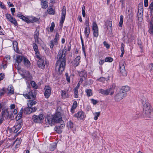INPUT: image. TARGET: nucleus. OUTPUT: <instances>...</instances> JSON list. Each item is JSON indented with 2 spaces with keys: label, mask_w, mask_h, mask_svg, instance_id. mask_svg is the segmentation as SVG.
<instances>
[{
  "label": "nucleus",
  "mask_w": 153,
  "mask_h": 153,
  "mask_svg": "<svg viewBox=\"0 0 153 153\" xmlns=\"http://www.w3.org/2000/svg\"><path fill=\"white\" fill-rule=\"evenodd\" d=\"M143 105V113L146 118H153V110L146 98L141 99Z\"/></svg>",
  "instance_id": "nucleus-2"
},
{
  "label": "nucleus",
  "mask_w": 153,
  "mask_h": 153,
  "mask_svg": "<svg viewBox=\"0 0 153 153\" xmlns=\"http://www.w3.org/2000/svg\"><path fill=\"white\" fill-rule=\"evenodd\" d=\"M29 19L30 21L29 23L30 22H34L37 21L38 20V19L35 17H31L30 19Z\"/></svg>",
  "instance_id": "nucleus-42"
},
{
  "label": "nucleus",
  "mask_w": 153,
  "mask_h": 153,
  "mask_svg": "<svg viewBox=\"0 0 153 153\" xmlns=\"http://www.w3.org/2000/svg\"><path fill=\"white\" fill-rule=\"evenodd\" d=\"M67 126L69 128H72L73 127L74 124L71 121H69L67 123Z\"/></svg>",
  "instance_id": "nucleus-46"
},
{
  "label": "nucleus",
  "mask_w": 153,
  "mask_h": 153,
  "mask_svg": "<svg viewBox=\"0 0 153 153\" xmlns=\"http://www.w3.org/2000/svg\"><path fill=\"white\" fill-rule=\"evenodd\" d=\"M21 142L19 139H17L16 140L13 142V144H16V147H17L16 146L18 145H19L20 144Z\"/></svg>",
  "instance_id": "nucleus-48"
},
{
  "label": "nucleus",
  "mask_w": 153,
  "mask_h": 153,
  "mask_svg": "<svg viewBox=\"0 0 153 153\" xmlns=\"http://www.w3.org/2000/svg\"><path fill=\"white\" fill-rule=\"evenodd\" d=\"M33 46L34 51L35 52L36 56V58H39V56L40 55L38 49V46L35 43H33Z\"/></svg>",
  "instance_id": "nucleus-15"
},
{
  "label": "nucleus",
  "mask_w": 153,
  "mask_h": 153,
  "mask_svg": "<svg viewBox=\"0 0 153 153\" xmlns=\"http://www.w3.org/2000/svg\"><path fill=\"white\" fill-rule=\"evenodd\" d=\"M13 44L14 51L16 52H19L18 46L17 42L16 41H13Z\"/></svg>",
  "instance_id": "nucleus-24"
},
{
  "label": "nucleus",
  "mask_w": 153,
  "mask_h": 153,
  "mask_svg": "<svg viewBox=\"0 0 153 153\" xmlns=\"http://www.w3.org/2000/svg\"><path fill=\"white\" fill-rule=\"evenodd\" d=\"M94 117V120H96L98 119V117L100 116V112H96L93 114Z\"/></svg>",
  "instance_id": "nucleus-40"
},
{
  "label": "nucleus",
  "mask_w": 153,
  "mask_h": 153,
  "mask_svg": "<svg viewBox=\"0 0 153 153\" xmlns=\"http://www.w3.org/2000/svg\"><path fill=\"white\" fill-rule=\"evenodd\" d=\"M47 11L49 14L54 15L55 13L54 10L52 8H48Z\"/></svg>",
  "instance_id": "nucleus-34"
},
{
  "label": "nucleus",
  "mask_w": 153,
  "mask_h": 153,
  "mask_svg": "<svg viewBox=\"0 0 153 153\" xmlns=\"http://www.w3.org/2000/svg\"><path fill=\"white\" fill-rule=\"evenodd\" d=\"M92 30L93 31L98 30L97 25L96 23L95 22H94L93 24Z\"/></svg>",
  "instance_id": "nucleus-39"
},
{
  "label": "nucleus",
  "mask_w": 153,
  "mask_h": 153,
  "mask_svg": "<svg viewBox=\"0 0 153 153\" xmlns=\"http://www.w3.org/2000/svg\"><path fill=\"white\" fill-rule=\"evenodd\" d=\"M74 116L77 118L78 120H84L86 117V115L84 112L80 111L75 114L74 115Z\"/></svg>",
  "instance_id": "nucleus-9"
},
{
  "label": "nucleus",
  "mask_w": 153,
  "mask_h": 153,
  "mask_svg": "<svg viewBox=\"0 0 153 153\" xmlns=\"http://www.w3.org/2000/svg\"><path fill=\"white\" fill-rule=\"evenodd\" d=\"M115 85L113 84L112 87L109 89L105 90L103 95H112L114 93V90L115 88Z\"/></svg>",
  "instance_id": "nucleus-11"
},
{
  "label": "nucleus",
  "mask_w": 153,
  "mask_h": 153,
  "mask_svg": "<svg viewBox=\"0 0 153 153\" xmlns=\"http://www.w3.org/2000/svg\"><path fill=\"white\" fill-rule=\"evenodd\" d=\"M153 2H152L150 4L149 6V8L150 9L151 11L152 12V11H153Z\"/></svg>",
  "instance_id": "nucleus-60"
},
{
  "label": "nucleus",
  "mask_w": 153,
  "mask_h": 153,
  "mask_svg": "<svg viewBox=\"0 0 153 153\" xmlns=\"http://www.w3.org/2000/svg\"><path fill=\"white\" fill-rule=\"evenodd\" d=\"M18 71L19 73L22 76H23V75H24V74H25L26 70L23 69L19 68L18 69Z\"/></svg>",
  "instance_id": "nucleus-36"
},
{
  "label": "nucleus",
  "mask_w": 153,
  "mask_h": 153,
  "mask_svg": "<svg viewBox=\"0 0 153 153\" xmlns=\"http://www.w3.org/2000/svg\"><path fill=\"white\" fill-rule=\"evenodd\" d=\"M80 77H83L85 79L87 77V73L85 70H83L79 73Z\"/></svg>",
  "instance_id": "nucleus-23"
},
{
  "label": "nucleus",
  "mask_w": 153,
  "mask_h": 153,
  "mask_svg": "<svg viewBox=\"0 0 153 153\" xmlns=\"http://www.w3.org/2000/svg\"><path fill=\"white\" fill-rule=\"evenodd\" d=\"M57 44H54V40H52L50 42L49 45L51 48H53L54 45H56Z\"/></svg>",
  "instance_id": "nucleus-43"
},
{
  "label": "nucleus",
  "mask_w": 153,
  "mask_h": 153,
  "mask_svg": "<svg viewBox=\"0 0 153 153\" xmlns=\"http://www.w3.org/2000/svg\"><path fill=\"white\" fill-rule=\"evenodd\" d=\"M77 106V103L76 101H74L72 107L71 108V111L72 113H74V109L76 108Z\"/></svg>",
  "instance_id": "nucleus-27"
},
{
  "label": "nucleus",
  "mask_w": 153,
  "mask_h": 153,
  "mask_svg": "<svg viewBox=\"0 0 153 153\" xmlns=\"http://www.w3.org/2000/svg\"><path fill=\"white\" fill-rule=\"evenodd\" d=\"M5 16L7 19L10 22L14 24L15 25H17V23L16 20L10 14L7 13L6 14Z\"/></svg>",
  "instance_id": "nucleus-13"
},
{
  "label": "nucleus",
  "mask_w": 153,
  "mask_h": 153,
  "mask_svg": "<svg viewBox=\"0 0 153 153\" xmlns=\"http://www.w3.org/2000/svg\"><path fill=\"white\" fill-rule=\"evenodd\" d=\"M137 16L139 21L140 22L141 21L143 18V15L141 13H138Z\"/></svg>",
  "instance_id": "nucleus-47"
},
{
  "label": "nucleus",
  "mask_w": 153,
  "mask_h": 153,
  "mask_svg": "<svg viewBox=\"0 0 153 153\" xmlns=\"http://www.w3.org/2000/svg\"><path fill=\"white\" fill-rule=\"evenodd\" d=\"M126 96V94L121 91L120 90L115 96V100L116 101L119 102L122 100L123 98Z\"/></svg>",
  "instance_id": "nucleus-8"
},
{
  "label": "nucleus",
  "mask_w": 153,
  "mask_h": 153,
  "mask_svg": "<svg viewBox=\"0 0 153 153\" xmlns=\"http://www.w3.org/2000/svg\"><path fill=\"white\" fill-rule=\"evenodd\" d=\"M44 118L42 114H39L38 115H34L32 117V119L35 123H38L40 122Z\"/></svg>",
  "instance_id": "nucleus-6"
},
{
  "label": "nucleus",
  "mask_w": 153,
  "mask_h": 153,
  "mask_svg": "<svg viewBox=\"0 0 153 153\" xmlns=\"http://www.w3.org/2000/svg\"><path fill=\"white\" fill-rule=\"evenodd\" d=\"M24 57H22V56L18 55L16 56V61L18 63V64L21 62L22 60L23 59V58Z\"/></svg>",
  "instance_id": "nucleus-26"
},
{
  "label": "nucleus",
  "mask_w": 153,
  "mask_h": 153,
  "mask_svg": "<svg viewBox=\"0 0 153 153\" xmlns=\"http://www.w3.org/2000/svg\"><path fill=\"white\" fill-rule=\"evenodd\" d=\"M113 60V59L110 57H107L105 59V62H111Z\"/></svg>",
  "instance_id": "nucleus-49"
},
{
  "label": "nucleus",
  "mask_w": 153,
  "mask_h": 153,
  "mask_svg": "<svg viewBox=\"0 0 153 153\" xmlns=\"http://www.w3.org/2000/svg\"><path fill=\"white\" fill-rule=\"evenodd\" d=\"M39 58H36L38 59L37 65L40 68L44 69L45 67V62L44 58L39 56Z\"/></svg>",
  "instance_id": "nucleus-7"
},
{
  "label": "nucleus",
  "mask_w": 153,
  "mask_h": 153,
  "mask_svg": "<svg viewBox=\"0 0 153 153\" xmlns=\"http://www.w3.org/2000/svg\"><path fill=\"white\" fill-rule=\"evenodd\" d=\"M2 115L7 117V119H12L14 117L13 114L10 111H7V109H3L2 112Z\"/></svg>",
  "instance_id": "nucleus-5"
},
{
  "label": "nucleus",
  "mask_w": 153,
  "mask_h": 153,
  "mask_svg": "<svg viewBox=\"0 0 153 153\" xmlns=\"http://www.w3.org/2000/svg\"><path fill=\"white\" fill-rule=\"evenodd\" d=\"M85 92H86L87 95L88 97H90L92 95V90L91 89L86 90Z\"/></svg>",
  "instance_id": "nucleus-38"
},
{
  "label": "nucleus",
  "mask_w": 153,
  "mask_h": 153,
  "mask_svg": "<svg viewBox=\"0 0 153 153\" xmlns=\"http://www.w3.org/2000/svg\"><path fill=\"white\" fill-rule=\"evenodd\" d=\"M105 79H106L105 78L102 77L97 79V80L100 82H103L105 81Z\"/></svg>",
  "instance_id": "nucleus-56"
},
{
  "label": "nucleus",
  "mask_w": 153,
  "mask_h": 153,
  "mask_svg": "<svg viewBox=\"0 0 153 153\" xmlns=\"http://www.w3.org/2000/svg\"><path fill=\"white\" fill-rule=\"evenodd\" d=\"M124 45L123 43L121 44V51L122 53H124Z\"/></svg>",
  "instance_id": "nucleus-57"
},
{
  "label": "nucleus",
  "mask_w": 153,
  "mask_h": 153,
  "mask_svg": "<svg viewBox=\"0 0 153 153\" xmlns=\"http://www.w3.org/2000/svg\"><path fill=\"white\" fill-rule=\"evenodd\" d=\"M23 109L22 108L20 110L19 112L16 117V120H19L21 117L22 115Z\"/></svg>",
  "instance_id": "nucleus-31"
},
{
  "label": "nucleus",
  "mask_w": 153,
  "mask_h": 153,
  "mask_svg": "<svg viewBox=\"0 0 153 153\" xmlns=\"http://www.w3.org/2000/svg\"><path fill=\"white\" fill-rule=\"evenodd\" d=\"M93 34L94 36L96 37H97L98 36V30H93Z\"/></svg>",
  "instance_id": "nucleus-54"
},
{
  "label": "nucleus",
  "mask_w": 153,
  "mask_h": 153,
  "mask_svg": "<svg viewBox=\"0 0 153 153\" xmlns=\"http://www.w3.org/2000/svg\"><path fill=\"white\" fill-rule=\"evenodd\" d=\"M21 127L22 125L20 123H19L17 125L14 126V127L15 128V129L14 130V132L15 133H16L19 130Z\"/></svg>",
  "instance_id": "nucleus-28"
},
{
  "label": "nucleus",
  "mask_w": 153,
  "mask_h": 153,
  "mask_svg": "<svg viewBox=\"0 0 153 153\" xmlns=\"http://www.w3.org/2000/svg\"><path fill=\"white\" fill-rule=\"evenodd\" d=\"M55 27V24L54 22H52L51 23V26L50 27V31L51 32H52Z\"/></svg>",
  "instance_id": "nucleus-51"
},
{
  "label": "nucleus",
  "mask_w": 153,
  "mask_h": 153,
  "mask_svg": "<svg viewBox=\"0 0 153 153\" xmlns=\"http://www.w3.org/2000/svg\"><path fill=\"white\" fill-rule=\"evenodd\" d=\"M24 75H23V77L26 78H30V73L29 71H25Z\"/></svg>",
  "instance_id": "nucleus-44"
},
{
  "label": "nucleus",
  "mask_w": 153,
  "mask_h": 153,
  "mask_svg": "<svg viewBox=\"0 0 153 153\" xmlns=\"http://www.w3.org/2000/svg\"><path fill=\"white\" fill-rule=\"evenodd\" d=\"M24 113L26 114H30L32 113L31 107H27L24 110Z\"/></svg>",
  "instance_id": "nucleus-30"
},
{
  "label": "nucleus",
  "mask_w": 153,
  "mask_h": 153,
  "mask_svg": "<svg viewBox=\"0 0 153 153\" xmlns=\"http://www.w3.org/2000/svg\"><path fill=\"white\" fill-rule=\"evenodd\" d=\"M23 63L24 65L27 67H28L30 65V61L28 59L25 57L23 58Z\"/></svg>",
  "instance_id": "nucleus-21"
},
{
  "label": "nucleus",
  "mask_w": 153,
  "mask_h": 153,
  "mask_svg": "<svg viewBox=\"0 0 153 153\" xmlns=\"http://www.w3.org/2000/svg\"><path fill=\"white\" fill-rule=\"evenodd\" d=\"M125 61L122 60L120 61L119 63V68H122V67L125 68Z\"/></svg>",
  "instance_id": "nucleus-37"
},
{
  "label": "nucleus",
  "mask_w": 153,
  "mask_h": 153,
  "mask_svg": "<svg viewBox=\"0 0 153 153\" xmlns=\"http://www.w3.org/2000/svg\"><path fill=\"white\" fill-rule=\"evenodd\" d=\"M37 102L35 101L29 100L27 101V104L29 107H31L33 105H35Z\"/></svg>",
  "instance_id": "nucleus-22"
},
{
  "label": "nucleus",
  "mask_w": 153,
  "mask_h": 153,
  "mask_svg": "<svg viewBox=\"0 0 153 153\" xmlns=\"http://www.w3.org/2000/svg\"><path fill=\"white\" fill-rule=\"evenodd\" d=\"M8 95L13 94L14 93V90L13 87L12 86H9L7 88Z\"/></svg>",
  "instance_id": "nucleus-20"
},
{
  "label": "nucleus",
  "mask_w": 153,
  "mask_h": 153,
  "mask_svg": "<svg viewBox=\"0 0 153 153\" xmlns=\"http://www.w3.org/2000/svg\"><path fill=\"white\" fill-rule=\"evenodd\" d=\"M41 5L42 8L46 9L48 7V0H41Z\"/></svg>",
  "instance_id": "nucleus-17"
},
{
  "label": "nucleus",
  "mask_w": 153,
  "mask_h": 153,
  "mask_svg": "<svg viewBox=\"0 0 153 153\" xmlns=\"http://www.w3.org/2000/svg\"><path fill=\"white\" fill-rule=\"evenodd\" d=\"M74 96L76 98H77L78 97V90L74 89Z\"/></svg>",
  "instance_id": "nucleus-53"
},
{
  "label": "nucleus",
  "mask_w": 153,
  "mask_h": 153,
  "mask_svg": "<svg viewBox=\"0 0 153 153\" xmlns=\"http://www.w3.org/2000/svg\"><path fill=\"white\" fill-rule=\"evenodd\" d=\"M17 16L20 19H22L23 21L26 22L27 23H29V22L30 21L29 19L28 18L20 14H18L17 15Z\"/></svg>",
  "instance_id": "nucleus-19"
},
{
  "label": "nucleus",
  "mask_w": 153,
  "mask_h": 153,
  "mask_svg": "<svg viewBox=\"0 0 153 153\" xmlns=\"http://www.w3.org/2000/svg\"><path fill=\"white\" fill-rule=\"evenodd\" d=\"M16 105L14 104H11L10 106V112H11V111H13V110L15 108Z\"/></svg>",
  "instance_id": "nucleus-52"
},
{
  "label": "nucleus",
  "mask_w": 153,
  "mask_h": 153,
  "mask_svg": "<svg viewBox=\"0 0 153 153\" xmlns=\"http://www.w3.org/2000/svg\"><path fill=\"white\" fill-rule=\"evenodd\" d=\"M120 73L123 76H125L127 75L126 72L125 70V68L122 67L120 68Z\"/></svg>",
  "instance_id": "nucleus-29"
},
{
  "label": "nucleus",
  "mask_w": 153,
  "mask_h": 153,
  "mask_svg": "<svg viewBox=\"0 0 153 153\" xmlns=\"http://www.w3.org/2000/svg\"><path fill=\"white\" fill-rule=\"evenodd\" d=\"M59 34L56 33L55 36V38L53 39L54 41V44H57L58 41L59 40Z\"/></svg>",
  "instance_id": "nucleus-35"
},
{
  "label": "nucleus",
  "mask_w": 153,
  "mask_h": 153,
  "mask_svg": "<svg viewBox=\"0 0 153 153\" xmlns=\"http://www.w3.org/2000/svg\"><path fill=\"white\" fill-rule=\"evenodd\" d=\"M123 17L121 15L120 16V21L119 23V25L120 27H122L123 22Z\"/></svg>",
  "instance_id": "nucleus-41"
},
{
  "label": "nucleus",
  "mask_w": 153,
  "mask_h": 153,
  "mask_svg": "<svg viewBox=\"0 0 153 153\" xmlns=\"http://www.w3.org/2000/svg\"><path fill=\"white\" fill-rule=\"evenodd\" d=\"M66 47H65L63 50H60L57 57V61L56 64L55 69L60 74L64 70L66 62Z\"/></svg>",
  "instance_id": "nucleus-1"
},
{
  "label": "nucleus",
  "mask_w": 153,
  "mask_h": 153,
  "mask_svg": "<svg viewBox=\"0 0 153 153\" xmlns=\"http://www.w3.org/2000/svg\"><path fill=\"white\" fill-rule=\"evenodd\" d=\"M112 22L111 21H108L107 22V27L109 28L111 27L112 26Z\"/></svg>",
  "instance_id": "nucleus-63"
},
{
  "label": "nucleus",
  "mask_w": 153,
  "mask_h": 153,
  "mask_svg": "<svg viewBox=\"0 0 153 153\" xmlns=\"http://www.w3.org/2000/svg\"><path fill=\"white\" fill-rule=\"evenodd\" d=\"M65 75V76L66 77V78L67 81L68 82H70V78L68 76V73H66Z\"/></svg>",
  "instance_id": "nucleus-59"
},
{
  "label": "nucleus",
  "mask_w": 153,
  "mask_h": 153,
  "mask_svg": "<svg viewBox=\"0 0 153 153\" xmlns=\"http://www.w3.org/2000/svg\"><path fill=\"white\" fill-rule=\"evenodd\" d=\"M53 118L55 122L62 123H63L62 117H61V114L60 113H57L55 114Z\"/></svg>",
  "instance_id": "nucleus-10"
},
{
  "label": "nucleus",
  "mask_w": 153,
  "mask_h": 153,
  "mask_svg": "<svg viewBox=\"0 0 153 153\" xmlns=\"http://www.w3.org/2000/svg\"><path fill=\"white\" fill-rule=\"evenodd\" d=\"M54 130L59 134L61 133L62 132L61 129H60V128H59V127H55L54 128Z\"/></svg>",
  "instance_id": "nucleus-45"
},
{
  "label": "nucleus",
  "mask_w": 153,
  "mask_h": 153,
  "mask_svg": "<svg viewBox=\"0 0 153 153\" xmlns=\"http://www.w3.org/2000/svg\"><path fill=\"white\" fill-rule=\"evenodd\" d=\"M39 32L38 30H37L35 31L34 34V37L35 39V42H39Z\"/></svg>",
  "instance_id": "nucleus-25"
},
{
  "label": "nucleus",
  "mask_w": 153,
  "mask_h": 153,
  "mask_svg": "<svg viewBox=\"0 0 153 153\" xmlns=\"http://www.w3.org/2000/svg\"><path fill=\"white\" fill-rule=\"evenodd\" d=\"M10 56L9 55L6 56L4 59V62H6L8 60H9L10 59Z\"/></svg>",
  "instance_id": "nucleus-55"
},
{
  "label": "nucleus",
  "mask_w": 153,
  "mask_h": 153,
  "mask_svg": "<svg viewBox=\"0 0 153 153\" xmlns=\"http://www.w3.org/2000/svg\"><path fill=\"white\" fill-rule=\"evenodd\" d=\"M126 13L127 14L129 15H131L132 13L131 9L130 8H129V9L127 11V12Z\"/></svg>",
  "instance_id": "nucleus-58"
},
{
  "label": "nucleus",
  "mask_w": 153,
  "mask_h": 153,
  "mask_svg": "<svg viewBox=\"0 0 153 153\" xmlns=\"http://www.w3.org/2000/svg\"><path fill=\"white\" fill-rule=\"evenodd\" d=\"M104 45L107 48H109L110 47V46L105 41L103 42Z\"/></svg>",
  "instance_id": "nucleus-64"
},
{
  "label": "nucleus",
  "mask_w": 153,
  "mask_h": 153,
  "mask_svg": "<svg viewBox=\"0 0 153 153\" xmlns=\"http://www.w3.org/2000/svg\"><path fill=\"white\" fill-rule=\"evenodd\" d=\"M133 117L135 119L139 118L140 116L139 113L138 112L134 113L133 114Z\"/></svg>",
  "instance_id": "nucleus-50"
},
{
  "label": "nucleus",
  "mask_w": 153,
  "mask_h": 153,
  "mask_svg": "<svg viewBox=\"0 0 153 153\" xmlns=\"http://www.w3.org/2000/svg\"><path fill=\"white\" fill-rule=\"evenodd\" d=\"M23 95L27 99H33L36 97L35 92L33 91H28L25 90L24 91Z\"/></svg>",
  "instance_id": "nucleus-3"
},
{
  "label": "nucleus",
  "mask_w": 153,
  "mask_h": 153,
  "mask_svg": "<svg viewBox=\"0 0 153 153\" xmlns=\"http://www.w3.org/2000/svg\"><path fill=\"white\" fill-rule=\"evenodd\" d=\"M80 56H77L75 59V62H76V63H74V65L75 66H78L79 63V60L80 59Z\"/></svg>",
  "instance_id": "nucleus-32"
},
{
  "label": "nucleus",
  "mask_w": 153,
  "mask_h": 153,
  "mask_svg": "<svg viewBox=\"0 0 153 153\" xmlns=\"http://www.w3.org/2000/svg\"><path fill=\"white\" fill-rule=\"evenodd\" d=\"M61 94L63 98L68 97V95L67 92L65 91L62 90L61 91Z\"/></svg>",
  "instance_id": "nucleus-33"
},
{
  "label": "nucleus",
  "mask_w": 153,
  "mask_h": 153,
  "mask_svg": "<svg viewBox=\"0 0 153 153\" xmlns=\"http://www.w3.org/2000/svg\"><path fill=\"white\" fill-rule=\"evenodd\" d=\"M130 90V88L128 86H124L122 87V88L120 89V91H122L123 93H125L126 94V96L127 95V92L129 91Z\"/></svg>",
  "instance_id": "nucleus-16"
},
{
  "label": "nucleus",
  "mask_w": 153,
  "mask_h": 153,
  "mask_svg": "<svg viewBox=\"0 0 153 153\" xmlns=\"http://www.w3.org/2000/svg\"><path fill=\"white\" fill-rule=\"evenodd\" d=\"M47 123H48L50 125L52 126V125L55 123L53 117L50 116H48L46 120Z\"/></svg>",
  "instance_id": "nucleus-18"
},
{
  "label": "nucleus",
  "mask_w": 153,
  "mask_h": 153,
  "mask_svg": "<svg viewBox=\"0 0 153 153\" xmlns=\"http://www.w3.org/2000/svg\"><path fill=\"white\" fill-rule=\"evenodd\" d=\"M91 101L94 105H95L98 102V101L93 99H91Z\"/></svg>",
  "instance_id": "nucleus-62"
},
{
  "label": "nucleus",
  "mask_w": 153,
  "mask_h": 153,
  "mask_svg": "<svg viewBox=\"0 0 153 153\" xmlns=\"http://www.w3.org/2000/svg\"><path fill=\"white\" fill-rule=\"evenodd\" d=\"M5 93V90L4 88H3L0 91V94L1 95H2L4 94Z\"/></svg>",
  "instance_id": "nucleus-61"
},
{
  "label": "nucleus",
  "mask_w": 153,
  "mask_h": 153,
  "mask_svg": "<svg viewBox=\"0 0 153 153\" xmlns=\"http://www.w3.org/2000/svg\"><path fill=\"white\" fill-rule=\"evenodd\" d=\"M45 90L44 95L46 98H48L51 94V87L49 86H46L45 88Z\"/></svg>",
  "instance_id": "nucleus-14"
},
{
  "label": "nucleus",
  "mask_w": 153,
  "mask_h": 153,
  "mask_svg": "<svg viewBox=\"0 0 153 153\" xmlns=\"http://www.w3.org/2000/svg\"><path fill=\"white\" fill-rule=\"evenodd\" d=\"M66 14V8L65 6H63L62 10L61 17L60 21V24L62 25L65 19Z\"/></svg>",
  "instance_id": "nucleus-12"
},
{
  "label": "nucleus",
  "mask_w": 153,
  "mask_h": 153,
  "mask_svg": "<svg viewBox=\"0 0 153 153\" xmlns=\"http://www.w3.org/2000/svg\"><path fill=\"white\" fill-rule=\"evenodd\" d=\"M85 27L84 33L86 37L88 38L90 33V29L89 25V19L87 18L85 20Z\"/></svg>",
  "instance_id": "nucleus-4"
}]
</instances>
